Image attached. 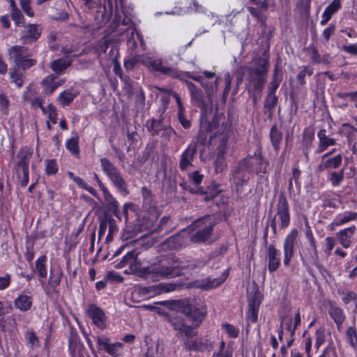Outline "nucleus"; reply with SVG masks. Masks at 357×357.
Here are the masks:
<instances>
[{
  "mask_svg": "<svg viewBox=\"0 0 357 357\" xmlns=\"http://www.w3.org/2000/svg\"><path fill=\"white\" fill-rule=\"evenodd\" d=\"M231 123L218 111L215 112L211 121L207 120L206 112L201 114L197 140L203 144L208 142L211 144L212 141L215 140L218 142V154L215 161V171L218 174L222 173L227 167L224 154L227 150V142L231 132Z\"/></svg>",
  "mask_w": 357,
  "mask_h": 357,
  "instance_id": "f257e3e1",
  "label": "nucleus"
},
{
  "mask_svg": "<svg viewBox=\"0 0 357 357\" xmlns=\"http://www.w3.org/2000/svg\"><path fill=\"white\" fill-rule=\"evenodd\" d=\"M181 314L173 317L169 322L173 328L177 331L176 336L181 339L192 337L197 335V328L204 319L206 310L202 306H196L189 301L176 302ZM184 346L189 350L197 351L199 344L196 340H184Z\"/></svg>",
  "mask_w": 357,
  "mask_h": 357,
  "instance_id": "f03ea898",
  "label": "nucleus"
},
{
  "mask_svg": "<svg viewBox=\"0 0 357 357\" xmlns=\"http://www.w3.org/2000/svg\"><path fill=\"white\" fill-rule=\"evenodd\" d=\"M269 67L268 58H259L255 67H245L243 73L249 86L255 91L261 92L266 82Z\"/></svg>",
  "mask_w": 357,
  "mask_h": 357,
  "instance_id": "7ed1b4c3",
  "label": "nucleus"
},
{
  "mask_svg": "<svg viewBox=\"0 0 357 357\" xmlns=\"http://www.w3.org/2000/svg\"><path fill=\"white\" fill-rule=\"evenodd\" d=\"M268 165V162L262 155L261 149H258L253 155H248L239 162L235 174H240L243 171L250 174L254 172L257 174H266Z\"/></svg>",
  "mask_w": 357,
  "mask_h": 357,
  "instance_id": "20e7f679",
  "label": "nucleus"
},
{
  "mask_svg": "<svg viewBox=\"0 0 357 357\" xmlns=\"http://www.w3.org/2000/svg\"><path fill=\"white\" fill-rule=\"evenodd\" d=\"M100 165L102 171L107 176L117 191L123 196L129 195L128 183L118 167L106 158L100 159Z\"/></svg>",
  "mask_w": 357,
  "mask_h": 357,
  "instance_id": "39448f33",
  "label": "nucleus"
},
{
  "mask_svg": "<svg viewBox=\"0 0 357 357\" xmlns=\"http://www.w3.org/2000/svg\"><path fill=\"white\" fill-rule=\"evenodd\" d=\"M151 272L159 278H174L183 273L181 262L174 257L164 256L159 261L158 265L152 268Z\"/></svg>",
  "mask_w": 357,
  "mask_h": 357,
  "instance_id": "423d86ee",
  "label": "nucleus"
},
{
  "mask_svg": "<svg viewBox=\"0 0 357 357\" xmlns=\"http://www.w3.org/2000/svg\"><path fill=\"white\" fill-rule=\"evenodd\" d=\"M215 225V218L211 215L204 216L195 220L192 226L197 229V231L191 236V241L199 243L208 240L212 234Z\"/></svg>",
  "mask_w": 357,
  "mask_h": 357,
  "instance_id": "0eeeda50",
  "label": "nucleus"
},
{
  "mask_svg": "<svg viewBox=\"0 0 357 357\" xmlns=\"http://www.w3.org/2000/svg\"><path fill=\"white\" fill-rule=\"evenodd\" d=\"M277 213L271 223V227L274 234L277 232V218L280 222V227L285 229L290 224V211L288 201L283 193H280L276 204Z\"/></svg>",
  "mask_w": 357,
  "mask_h": 357,
  "instance_id": "6e6552de",
  "label": "nucleus"
},
{
  "mask_svg": "<svg viewBox=\"0 0 357 357\" xmlns=\"http://www.w3.org/2000/svg\"><path fill=\"white\" fill-rule=\"evenodd\" d=\"M92 210L94 211L96 214L103 215L102 220H101L100 217L99 218L100 231L101 232H103L106 229L107 225H108L109 227L108 236L112 235L113 234L117 232L118 227L116 224V221L106 214V211L105 209L103 202L101 200H100L98 203H95V204L92 206Z\"/></svg>",
  "mask_w": 357,
  "mask_h": 357,
  "instance_id": "1a4fd4ad",
  "label": "nucleus"
},
{
  "mask_svg": "<svg viewBox=\"0 0 357 357\" xmlns=\"http://www.w3.org/2000/svg\"><path fill=\"white\" fill-rule=\"evenodd\" d=\"M146 65L151 71L159 72L172 78L177 79V77H181V71L172 66H165L163 61L160 59H152L149 58Z\"/></svg>",
  "mask_w": 357,
  "mask_h": 357,
  "instance_id": "9d476101",
  "label": "nucleus"
},
{
  "mask_svg": "<svg viewBox=\"0 0 357 357\" xmlns=\"http://www.w3.org/2000/svg\"><path fill=\"white\" fill-rule=\"evenodd\" d=\"M91 195L93 197H96L98 202H91V208H92V206L95 204V203H98L100 200L103 202L104 206H107V209L110 211L114 215H115L119 220H121V215L120 214L119 210V204L117 200L113 197V195L109 192L106 191L105 194L103 195L104 201H102L99 196L98 195L97 192L91 188Z\"/></svg>",
  "mask_w": 357,
  "mask_h": 357,
  "instance_id": "9b49d317",
  "label": "nucleus"
},
{
  "mask_svg": "<svg viewBox=\"0 0 357 357\" xmlns=\"http://www.w3.org/2000/svg\"><path fill=\"white\" fill-rule=\"evenodd\" d=\"M298 230L296 229H293L284 238L283 243V263L286 266L289 265L291 260L294 255V245L296 238L298 236Z\"/></svg>",
  "mask_w": 357,
  "mask_h": 357,
  "instance_id": "f8f14e48",
  "label": "nucleus"
},
{
  "mask_svg": "<svg viewBox=\"0 0 357 357\" xmlns=\"http://www.w3.org/2000/svg\"><path fill=\"white\" fill-rule=\"evenodd\" d=\"M197 151V143L191 142L181 153L179 168L181 171H187L193 166L192 162Z\"/></svg>",
  "mask_w": 357,
  "mask_h": 357,
  "instance_id": "ddd939ff",
  "label": "nucleus"
},
{
  "mask_svg": "<svg viewBox=\"0 0 357 357\" xmlns=\"http://www.w3.org/2000/svg\"><path fill=\"white\" fill-rule=\"evenodd\" d=\"M23 99L28 102L33 109H40L43 106L44 98L38 95L33 84H30L26 88L23 95Z\"/></svg>",
  "mask_w": 357,
  "mask_h": 357,
  "instance_id": "4468645a",
  "label": "nucleus"
},
{
  "mask_svg": "<svg viewBox=\"0 0 357 357\" xmlns=\"http://www.w3.org/2000/svg\"><path fill=\"white\" fill-rule=\"evenodd\" d=\"M268 269L272 273L278 270L280 265V252L271 244L267 248Z\"/></svg>",
  "mask_w": 357,
  "mask_h": 357,
  "instance_id": "2eb2a0df",
  "label": "nucleus"
},
{
  "mask_svg": "<svg viewBox=\"0 0 357 357\" xmlns=\"http://www.w3.org/2000/svg\"><path fill=\"white\" fill-rule=\"evenodd\" d=\"M41 34V29L36 24H29L24 26L21 33L20 40L24 43L36 41Z\"/></svg>",
  "mask_w": 357,
  "mask_h": 357,
  "instance_id": "dca6fc26",
  "label": "nucleus"
},
{
  "mask_svg": "<svg viewBox=\"0 0 357 357\" xmlns=\"http://www.w3.org/2000/svg\"><path fill=\"white\" fill-rule=\"evenodd\" d=\"M91 319L93 324L100 330L107 326V317L104 311L96 305L91 304Z\"/></svg>",
  "mask_w": 357,
  "mask_h": 357,
  "instance_id": "f3484780",
  "label": "nucleus"
},
{
  "mask_svg": "<svg viewBox=\"0 0 357 357\" xmlns=\"http://www.w3.org/2000/svg\"><path fill=\"white\" fill-rule=\"evenodd\" d=\"M314 139V132L311 128H305L303 133V139L301 142L302 151L307 162L310 160V151L313 146Z\"/></svg>",
  "mask_w": 357,
  "mask_h": 357,
  "instance_id": "a211bd4d",
  "label": "nucleus"
},
{
  "mask_svg": "<svg viewBox=\"0 0 357 357\" xmlns=\"http://www.w3.org/2000/svg\"><path fill=\"white\" fill-rule=\"evenodd\" d=\"M342 163V155L339 153L333 157L326 158L324 160L321 159L320 163L317 166V171L321 172L326 169H337Z\"/></svg>",
  "mask_w": 357,
  "mask_h": 357,
  "instance_id": "6ab92c4d",
  "label": "nucleus"
},
{
  "mask_svg": "<svg viewBox=\"0 0 357 357\" xmlns=\"http://www.w3.org/2000/svg\"><path fill=\"white\" fill-rule=\"evenodd\" d=\"M319 144L315 150V153L319 154L326 151L329 146L336 144V140L326 135L325 129L320 130L317 133Z\"/></svg>",
  "mask_w": 357,
  "mask_h": 357,
  "instance_id": "aec40b11",
  "label": "nucleus"
},
{
  "mask_svg": "<svg viewBox=\"0 0 357 357\" xmlns=\"http://www.w3.org/2000/svg\"><path fill=\"white\" fill-rule=\"evenodd\" d=\"M64 83L63 79L56 80V77L54 75H49L43 79L41 85L43 89V93L51 95L59 86Z\"/></svg>",
  "mask_w": 357,
  "mask_h": 357,
  "instance_id": "412c9836",
  "label": "nucleus"
},
{
  "mask_svg": "<svg viewBox=\"0 0 357 357\" xmlns=\"http://www.w3.org/2000/svg\"><path fill=\"white\" fill-rule=\"evenodd\" d=\"M8 53L9 59L12 60L16 66L26 56H29L28 48L20 45H15L10 47L8 50Z\"/></svg>",
  "mask_w": 357,
  "mask_h": 357,
  "instance_id": "4be33fe9",
  "label": "nucleus"
},
{
  "mask_svg": "<svg viewBox=\"0 0 357 357\" xmlns=\"http://www.w3.org/2000/svg\"><path fill=\"white\" fill-rule=\"evenodd\" d=\"M68 348L71 357H84L85 351L83 345L76 334H71Z\"/></svg>",
  "mask_w": 357,
  "mask_h": 357,
  "instance_id": "5701e85b",
  "label": "nucleus"
},
{
  "mask_svg": "<svg viewBox=\"0 0 357 357\" xmlns=\"http://www.w3.org/2000/svg\"><path fill=\"white\" fill-rule=\"evenodd\" d=\"M0 327L2 331L14 334L18 331L15 315L11 314L0 319Z\"/></svg>",
  "mask_w": 357,
  "mask_h": 357,
  "instance_id": "b1692460",
  "label": "nucleus"
},
{
  "mask_svg": "<svg viewBox=\"0 0 357 357\" xmlns=\"http://www.w3.org/2000/svg\"><path fill=\"white\" fill-rule=\"evenodd\" d=\"M356 231V227L352 226L348 228L340 230L337 233V237L340 243L345 248L350 247L351 241V238Z\"/></svg>",
  "mask_w": 357,
  "mask_h": 357,
  "instance_id": "393cba45",
  "label": "nucleus"
},
{
  "mask_svg": "<svg viewBox=\"0 0 357 357\" xmlns=\"http://www.w3.org/2000/svg\"><path fill=\"white\" fill-rule=\"evenodd\" d=\"M261 304L259 296L255 295L248 301V319L255 323L257 321L258 311Z\"/></svg>",
  "mask_w": 357,
  "mask_h": 357,
  "instance_id": "a878e982",
  "label": "nucleus"
},
{
  "mask_svg": "<svg viewBox=\"0 0 357 357\" xmlns=\"http://www.w3.org/2000/svg\"><path fill=\"white\" fill-rule=\"evenodd\" d=\"M33 298L26 293H22L14 301L15 307L22 312H26L31 307Z\"/></svg>",
  "mask_w": 357,
  "mask_h": 357,
  "instance_id": "bb28decb",
  "label": "nucleus"
},
{
  "mask_svg": "<svg viewBox=\"0 0 357 357\" xmlns=\"http://www.w3.org/2000/svg\"><path fill=\"white\" fill-rule=\"evenodd\" d=\"M341 8V3L340 0H333L324 10L322 15L320 24L321 26L326 25L331 20L332 16Z\"/></svg>",
  "mask_w": 357,
  "mask_h": 357,
  "instance_id": "cd10ccee",
  "label": "nucleus"
},
{
  "mask_svg": "<svg viewBox=\"0 0 357 357\" xmlns=\"http://www.w3.org/2000/svg\"><path fill=\"white\" fill-rule=\"evenodd\" d=\"M356 215L355 212L345 211L335 216L333 221L330 225L331 229L334 230L335 227H339L354 220Z\"/></svg>",
  "mask_w": 357,
  "mask_h": 357,
  "instance_id": "c85d7f7f",
  "label": "nucleus"
},
{
  "mask_svg": "<svg viewBox=\"0 0 357 357\" xmlns=\"http://www.w3.org/2000/svg\"><path fill=\"white\" fill-rule=\"evenodd\" d=\"M166 124H165L163 119H151L146 121V128L152 136L159 135L160 132L162 130V129L165 127Z\"/></svg>",
  "mask_w": 357,
  "mask_h": 357,
  "instance_id": "c756f323",
  "label": "nucleus"
},
{
  "mask_svg": "<svg viewBox=\"0 0 357 357\" xmlns=\"http://www.w3.org/2000/svg\"><path fill=\"white\" fill-rule=\"evenodd\" d=\"M328 313L330 317L336 324L337 329L340 331L343 322L345 320V315L342 309L335 305H331Z\"/></svg>",
  "mask_w": 357,
  "mask_h": 357,
  "instance_id": "7c9ffc66",
  "label": "nucleus"
},
{
  "mask_svg": "<svg viewBox=\"0 0 357 357\" xmlns=\"http://www.w3.org/2000/svg\"><path fill=\"white\" fill-rule=\"evenodd\" d=\"M173 224L171 219L168 216L162 217L159 223L153 228L151 229L153 233H162L167 234L172 230Z\"/></svg>",
  "mask_w": 357,
  "mask_h": 357,
  "instance_id": "2f4dec72",
  "label": "nucleus"
},
{
  "mask_svg": "<svg viewBox=\"0 0 357 357\" xmlns=\"http://www.w3.org/2000/svg\"><path fill=\"white\" fill-rule=\"evenodd\" d=\"M227 276H225L222 279H211L206 278L195 282V287L203 290H208L209 289L215 288L220 285L226 279Z\"/></svg>",
  "mask_w": 357,
  "mask_h": 357,
  "instance_id": "473e14b6",
  "label": "nucleus"
},
{
  "mask_svg": "<svg viewBox=\"0 0 357 357\" xmlns=\"http://www.w3.org/2000/svg\"><path fill=\"white\" fill-rule=\"evenodd\" d=\"M32 155V151L28 147L22 148L17 154L19 158L18 166L22 171L29 170V161Z\"/></svg>",
  "mask_w": 357,
  "mask_h": 357,
  "instance_id": "72a5a7b5",
  "label": "nucleus"
},
{
  "mask_svg": "<svg viewBox=\"0 0 357 357\" xmlns=\"http://www.w3.org/2000/svg\"><path fill=\"white\" fill-rule=\"evenodd\" d=\"M271 145L274 150L278 151L280 149V144L282 140V133L276 125H273L270 130L269 134Z\"/></svg>",
  "mask_w": 357,
  "mask_h": 357,
  "instance_id": "f704fd0d",
  "label": "nucleus"
},
{
  "mask_svg": "<svg viewBox=\"0 0 357 357\" xmlns=\"http://www.w3.org/2000/svg\"><path fill=\"white\" fill-rule=\"evenodd\" d=\"M139 255V252L135 250L128 252L115 265L116 268H122L127 265L130 266V268L132 269V266L135 263L136 259Z\"/></svg>",
  "mask_w": 357,
  "mask_h": 357,
  "instance_id": "c9c22d12",
  "label": "nucleus"
},
{
  "mask_svg": "<svg viewBox=\"0 0 357 357\" xmlns=\"http://www.w3.org/2000/svg\"><path fill=\"white\" fill-rule=\"evenodd\" d=\"M136 33L137 39L140 40L141 45H144V41L142 40V36L141 33L137 32L135 28H129L127 30V45L129 49L134 50L137 47V42L134 38L135 34Z\"/></svg>",
  "mask_w": 357,
  "mask_h": 357,
  "instance_id": "e433bc0d",
  "label": "nucleus"
},
{
  "mask_svg": "<svg viewBox=\"0 0 357 357\" xmlns=\"http://www.w3.org/2000/svg\"><path fill=\"white\" fill-rule=\"evenodd\" d=\"M185 83L190 93L192 100L198 102H203L204 94L202 91L190 81L185 80Z\"/></svg>",
  "mask_w": 357,
  "mask_h": 357,
  "instance_id": "4c0bfd02",
  "label": "nucleus"
},
{
  "mask_svg": "<svg viewBox=\"0 0 357 357\" xmlns=\"http://www.w3.org/2000/svg\"><path fill=\"white\" fill-rule=\"evenodd\" d=\"M46 260L47 257L44 255L38 258L36 261V267L33 270L34 273H37L42 279L46 278L47 275Z\"/></svg>",
  "mask_w": 357,
  "mask_h": 357,
  "instance_id": "58836bf2",
  "label": "nucleus"
},
{
  "mask_svg": "<svg viewBox=\"0 0 357 357\" xmlns=\"http://www.w3.org/2000/svg\"><path fill=\"white\" fill-rule=\"evenodd\" d=\"M344 169H342L339 171H332L329 172L327 180L331 183L332 186L337 187L339 186L344 179Z\"/></svg>",
  "mask_w": 357,
  "mask_h": 357,
  "instance_id": "ea45409f",
  "label": "nucleus"
},
{
  "mask_svg": "<svg viewBox=\"0 0 357 357\" xmlns=\"http://www.w3.org/2000/svg\"><path fill=\"white\" fill-rule=\"evenodd\" d=\"M75 97V94L70 90H66L61 92L57 97L58 104L62 107L69 105Z\"/></svg>",
  "mask_w": 357,
  "mask_h": 357,
  "instance_id": "a19ab883",
  "label": "nucleus"
},
{
  "mask_svg": "<svg viewBox=\"0 0 357 357\" xmlns=\"http://www.w3.org/2000/svg\"><path fill=\"white\" fill-rule=\"evenodd\" d=\"M40 109L43 114L45 115L50 121H51L52 123H56L58 114L54 105L50 103L47 107L43 105Z\"/></svg>",
  "mask_w": 357,
  "mask_h": 357,
  "instance_id": "79ce46f5",
  "label": "nucleus"
},
{
  "mask_svg": "<svg viewBox=\"0 0 357 357\" xmlns=\"http://www.w3.org/2000/svg\"><path fill=\"white\" fill-rule=\"evenodd\" d=\"M70 66V61L66 59H59L52 63L51 67L53 71L61 73Z\"/></svg>",
  "mask_w": 357,
  "mask_h": 357,
  "instance_id": "37998d69",
  "label": "nucleus"
},
{
  "mask_svg": "<svg viewBox=\"0 0 357 357\" xmlns=\"http://www.w3.org/2000/svg\"><path fill=\"white\" fill-rule=\"evenodd\" d=\"M183 271V270H194L196 268H200L204 266L206 264V261L202 259H196L192 261H188L186 263H181Z\"/></svg>",
  "mask_w": 357,
  "mask_h": 357,
  "instance_id": "c03bdc74",
  "label": "nucleus"
},
{
  "mask_svg": "<svg viewBox=\"0 0 357 357\" xmlns=\"http://www.w3.org/2000/svg\"><path fill=\"white\" fill-rule=\"evenodd\" d=\"M202 86L205 89V92L208 98L211 100L217 90L218 79L215 80L214 83H211L208 81L204 79Z\"/></svg>",
  "mask_w": 357,
  "mask_h": 357,
  "instance_id": "a18cd8bd",
  "label": "nucleus"
},
{
  "mask_svg": "<svg viewBox=\"0 0 357 357\" xmlns=\"http://www.w3.org/2000/svg\"><path fill=\"white\" fill-rule=\"evenodd\" d=\"M347 339L350 345L357 350V331L356 328L350 326L347 328L346 332Z\"/></svg>",
  "mask_w": 357,
  "mask_h": 357,
  "instance_id": "49530a36",
  "label": "nucleus"
},
{
  "mask_svg": "<svg viewBox=\"0 0 357 357\" xmlns=\"http://www.w3.org/2000/svg\"><path fill=\"white\" fill-rule=\"evenodd\" d=\"M25 339L31 348L39 347V340L32 330H28L25 333Z\"/></svg>",
  "mask_w": 357,
  "mask_h": 357,
  "instance_id": "de8ad7c7",
  "label": "nucleus"
},
{
  "mask_svg": "<svg viewBox=\"0 0 357 357\" xmlns=\"http://www.w3.org/2000/svg\"><path fill=\"white\" fill-rule=\"evenodd\" d=\"M184 241L179 234L169 238L167 241L168 246L172 249H177L183 245Z\"/></svg>",
  "mask_w": 357,
  "mask_h": 357,
  "instance_id": "09e8293b",
  "label": "nucleus"
},
{
  "mask_svg": "<svg viewBox=\"0 0 357 357\" xmlns=\"http://www.w3.org/2000/svg\"><path fill=\"white\" fill-rule=\"evenodd\" d=\"M66 149L75 155L79 154L78 139L77 137H72L66 141Z\"/></svg>",
  "mask_w": 357,
  "mask_h": 357,
  "instance_id": "8fccbe9b",
  "label": "nucleus"
},
{
  "mask_svg": "<svg viewBox=\"0 0 357 357\" xmlns=\"http://www.w3.org/2000/svg\"><path fill=\"white\" fill-rule=\"evenodd\" d=\"M155 287L158 293H166L179 289L180 285L174 283H160Z\"/></svg>",
  "mask_w": 357,
  "mask_h": 357,
  "instance_id": "3c124183",
  "label": "nucleus"
},
{
  "mask_svg": "<svg viewBox=\"0 0 357 357\" xmlns=\"http://www.w3.org/2000/svg\"><path fill=\"white\" fill-rule=\"evenodd\" d=\"M278 100L275 93H268L265 99L264 107L268 111H272L277 105Z\"/></svg>",
  "mask_w": 357,
  "mask_h": 357,
  "instance_id": "603ef678",
  "label": "nucleus"
},
{
  "mask_svg": "<svg viewBox=\"0 0 357 357\" xmlns=\"http://www.w3.org/2000/svg\"><path fill=\"white\" fill-rule=\"evenodd\" d=\"M10 77L11 82L15 83L18 88L22 86L24 76L22 73L18 72L17 70H12L10 71Z\"/></svg>",
  "mask_w": 357,
  "mask_h": 357,
  "instance_id": "864d4df0",
  "label": "nucleus"
},
{
  "mask_svg": "<svg viewBox=\"0 0 357 357\" xmlns=\"http://www.w3.org/2000/svg\"><path fill=\"white\" fill-rule=\"evenodd\" d=\"M45 171L47 175H54L58 172V165L56 160H46Z\"/></svg>",
  "mask_w": 357,
  "mask_h": 357,
  "instance_id": "5fc2aeb1",
  "label": "nucleus"
},
{
  "mask_svg": "<svg viewBox=\"0 0 357 357\" xmlns=\"http://www.w3.org/2000/svg\"><path fill=\"white\" fill-rule=\"evenodd\" d=\"M122 346L120 342L109 344L105 351L112 356H118L122 351Z\"/></svg>",
  "mask_w": 357,
  "mask_h": 357,
  "instance_id": "6e6d98bb",
  "label": "nucleus"
},
{
  "mask_svg": "<svg viewBox=\"0 0 357 357\" xmlns=\"http://www.w3.org/2000/svg\"><path fill=\"white\" fill-rule=\"evenodd\" d=\"M10 16L17 26H21L25 23L24 17L19 8L11 10Z\"/></svg>",
  "mask_w": 357,
  "mask_h": 357,
  "instance_id": "4d7b16f0",
  "label": "nucleus"
},
{
  "mask_svg": "<svg viewBox=\"0 0 357 357\" xmlns=\"http://www.w3.org/2000/svg\"><path fill=\"white\" fill-rule=\"evenodd\" d=\"M312 73H313L312 69L310 68L307 66H305L297 75L296 79L301 85H304V84H305V78L306 75H308L309 76H310L312 75Z\"/></svg>",
  "mask_w": 357,
  "mask_h": 357,
  "instance_id": "13d9d810",
  "label": "nucleus"
},
{
  "mask_svg": "<svg viewBox=\"0 0 357 357\" xmlns=\"http://www.w3.org/2000/svg\"><path fill=\"white\" fill-rule=\"evenodd\" d=\"M222 328L229 337L236 338L238 337L239 331L233 325L225 324L222 325Z\"/></svg>",
  "mask_w": 357,
  "mask_h": 357,
  "instance_id": "bf43d9fd",
  "label": "nucleus"
},
{
  "mask_svg": "<svg viewBox=\"0 0 357 357\" xmlns=\"http://www.w3.org/2000/svg\"><path fill=\"white\" fill-rule=\"evenodd\" d=\"M61 273L59 270H54L50 272L49 282L50 285L55 287L60 283Z\"/></svg>",
  "mask_w": 357,
  "mask_h": 357,
  "instance_id": "052dcab7",
  "label": "nucleus"
},
{
  "mask_svg": "<svg viewBox=\"0 0 357 357\" xmlns=\"http://www.w3.org/2000/svg\"><path fill=\"white\" fill-rule=\"evenodd\" d=\"M161 132L162 133L160 137L162 140L166 142H169L172 136L176 135V132L174 131V130L168 125H166Z\"/></svg>",
  "mask_w": 357,
  "mask_h": 357,
  "instance_id": "680f3d73",
  "label": "nucleus"
},
{
  "mask_svg": "<svg viewBox=\"0 0 357 357\" xmlns=\"http://www.w3.org/2000/svg\"><path fill=\"white\" fill-rule=\"evenodd\" d=\"M337 96L342 100L357 102V90L351 93H338Z\"/></svg>",
  "mask_w": 357,
  "mask_h": 357,
  "instance_id": "e2e57ef3",
  "label": "nucleus"
},
{
  "mask_svg": "<svg viewBox=\"0 0 357 357\" xmlns=\"http://www.w3.org/2000/svg\"><path fill=\"white\" fill-rule=\"evenodd\" d=\"M178 120L183 128L188 129L190 128L191 123L185 116V111H178Z\"/></svg>",
  "mask_w": 357,
  "mask_h": 357,
  "instance_id": "0e129e2a",
  "label": "nucleus"
},
{
  "mask_svg": "<svg viewBox=\"0 0 357 357\" xmlns=\"http://www.w3.org/2000/svg\"><path fill=\"white\" fill-rule=\"evenodd\" d=\"M186 77L191 78L193 80L199 82L201 84V85L202 84L204 80L205 79L202 76H193L192 75V73L190 72H183V71H181V77H177V79L185 82V81L186 80L185 79Z\"/></svg>",
  "mask_w": 357,
  "mask_h": 357,
  "instance_id": "69168bd1",
  "label": "nucleus"
},
{
  "mask_svg": "<svg viewBox=\"0 0 357 357\" xmlns=\"http://www.w3.org/2000/svg\"><path fill=\"white\" fill-rule=\"evenodd\" d=\"M9 100L2 93H0V110L5 114H8Z\"/></svg>",
  "mask_w": 357,
  "mask_h": 357,
  "instance_id": "338daca9",
  "label": "nucleus"
},
{
  "mask_svg": "<svg viewBox=\"0 0 357 357\" xmlns=\"http://www.w3.org/2000/svg\"><path fill=\"white\" fill-rule=\"evenodd\" d=\"M29 57V56H26L24 59H23L17 66L22 69H26L34 66L36 63V60Z\"/></svg>",
  "mask_w": 357,
  "mask_h": 357,
  "instance_id": "774afa93",
  "label": "nucleus"
}]
</instances>
